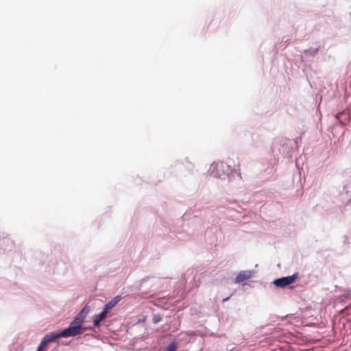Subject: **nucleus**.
I'll return each instance as SVG.
<instances>
[{
	"label": "nucleus",
	"mask_w": 351,
	"mask_h": 351,
	"mask_svg": "<svg viewBox=\"0 0 351 351\" xmlns=\"http://www.w3.org/2000/svg\"><path fill=\"white\" fill-rule=\"evenodd\" d=\"M232 160L229 159L226 162H219L213 166V173L215 177H221L224 175L229 174L230 172L232 171L231 167Z\"/></svg>",
	"instance_id": "nucleus-1"
},
{
	"label": "nucleus",
	"mask_w": 351,
	"mask_h": 351,
	"mask_svg": "<svg viewBox=\"0 0 351 351\" xmlns=\"http://www.w3.org/2000/svg\"><path fill=\"white\" fill-rule=\"evenodd\" d=\"M298 278V274L295 273L291 276L277 278L274 281V284L278 287H285L292 284Z\"/></svg>",
	"instance_id": "nucleus-2"
},
{
	"label": "nucleus",
	"mask_w": 351,
	"mask_h": 351,
	"mask_svg": "<svg viewBox=\"0 0 351 351\" xmlns=\"http://www.w3.org/2000/svg\"><path fill=\"white\" fill-rule=\"evenodd\" d=\"M84 332L82 328H78L77 326H71L62 331V335L64 337H73L80 335Z\"/></svg>",
	"instance_id": "nucleus-3"
},
{
	"label": "nucleus",
	"mask_w": 351,
	"mask_h": 351,
	"mask_svg": "<svg viewBox=\"0 0 351 351\" xmlns=\"http://www.w3.org/2000/svg\"><path fill=\"white\" fill-rule=\"evenodd\" d=\"M335 117L341 124L346 125L350 121L349 111H340L335 114Z\"/></svg>",
	"instance_id": "nucleus-4"
},
{
	"label": "nucleus",
	"mask_w": 351,
	"mask_h": 351,
	"mask_svg": "<svg viewBox=\"0 0 351 351\" xmlns=\"http://www.w3.org/2000/svg\"><path fill=\"white\" fill-rule=\"evenodd\" d=\"M252 274L250 271H242L238 274L234 279L235 283H240L251 278Z\"/></svg>",
	"instance_id": "nucleus-5"
},
{
	"label": "nucleus",
	"mask_w": 351,
	"mask_h": 351,
	"mask_svg": "<svg viewBox=\"0 0 351 351\" xmlns=\"http://www.w3.org/2000/svg\"><path fill=\"white\" fill-rule=\"evenodd\" d=\"M108 313L104 309L101 313L94 315V317H93L94 326H97V327L99 326L100 322L107 317Z\"/></svg>",
	"instance_id": "nucleus-6"
},
{
	"label": "nucleus",
	"mask_w": 351,
	"mask_h": 351,
	"mask_svg": "<svg viewBox=\"0 0 351 351\" xmlns=\"http://www.w3.org/2000/svg\"><path fill=\"white\" fill-rule=\"evenodd\" d=\"M60 337H63L62 335V331L60 332H51L49 335H45L43 339L48 344L49 343L54 341L55 340Z\"/></svg>",
	"instance_id": "nucleus-7"
},
{
	"label": "nucleus",
	"mask_w": 351,
	"mask_h": 351,
	"mask_svg": "<svg viewBox=\"0 0 351 351\" xmlns=\"http://www.w3.org/2000/svg\"><path fill=\"white\" fill-rule=\"evenodd\" d=\"M121 298L119 295L114 297L111 301L105 305L104 309L108 313L109 311H110L121 300Z\"/></svg>",
	"instance_id": "nucleus-8"
},
{
	"label": "nucleus",
	"mask_w": 351,
	"mask_h": 351,
	"mask_svg": "<svg viewBox=\"0 0 351 351\" xmlns=\"http://www.w3.org/2000/svg\"><path fill=\"white\" fill-rule=\"evenodd\" d=\"M89 311H90V308L86 306L82 308V310L80 312V313L77 315V317L84 322L85 317L89 313Z\"/></svg>",
	"instance_id": "nucleus-9"
},
{
	"label": "nucleus",
	"mask_w": 351,
	"mask_h": 351,
	"mask_svg": "<svg viewBox=\"0 0 351 351\" xmlns=\"http://www.w3.org/2000/svg\"><path fill=\"white\" fill-rule=\"evenodd\" d=\"M83 323L84 322L76 316L74 320L71 322V326H77L78 328H82V325Z\"/></svg>",
	"instance_id": "nucleus-10"
},
{
	"label": "nucleus",
	"mask_w": 351,
	"mask_h": 351,
	"mask_svg": "<svg viewBox=\"0 0 351 351\" xmlns=\"http://www.w3.org/2000/svg\"><path fill=\"white\" fill-rule=\"evenodd\" d=\"M176 350H177V343L176 342H171L165 349V351H176Z\"/></svg>",
	"instance_id": "nucleus-11"
},
{
	"label": "nucleus",
	"mask_w": 351,
	"mask_h": 351,
	"mask_svg": "<svg viewBox=\"0 0 351 351\" xmlns=\"http://www.w3.org/2000/svg\"><path fill=\"white\" fill-rule=\"evenodd\" d=\"M318 51V48L305 50L304 53L308 55L315 56Z\"/></svg>",
	"instance_id": "nucleus-12"
},
{
	"label": "nucleus",
	"mask_w": 351,
	"mask_h": 351,
	"mask_svg": "<svg viewBox=\"0 0 351 351\" xmlns=\"http://www.w3.org/2000/svg\"><path fill=\"white\" fill-rule=\"evenodd\" d=\"M47 343L43 339L36 351H43Z\"/></svg>",
	"instance_id": "nucleus-13"
},
{
	"label": "nucleus",
	"mask_w": 351,
	"mask_h": 351,
	"mask_svg": "<svg viewBox=\"0 0 351 351\" xmlns=\"http://www.w3.org/2000/svg\"><path fill=\"white\" fill-rule=\"evenodd\" d=\"M160 319H161L160 316L155 315L153 320H154V323H158V322H160Z\"/></svg>",
	"instance_id": "nucleus-14"
},
{
	"label": "nucleus",
	"mask_w": 351,
	"mask_h": 351,
	"mask_svg": "<svg viewBox=\"0 0 351 351\" xmlns=\"http://www.w3.org/2000/svg\"><path fill=\"white\" fill-rule=\"evenodd\" d=\"M228 300V298H227L224 299V300H223V301H226V300Z\"/></svg>",
	"instance_id": "nucleus-15"
}]
</instances>
